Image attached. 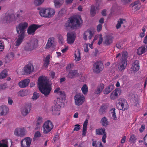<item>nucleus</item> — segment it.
Segmentation results:
<instances>
[{"mask_svg": "<svg viewBox=\"0 0 147 147\" xmlns=\"http://www.w3.org/2000/svg\"><path fill=\"white\" fill-rule=\"evenodd\" d=\"M74 60L76 61H78L81 60V53L79 49H77L75 51L74 53Z\"/></svg>", "mask_w": 147, "mask_h": 147, "instance_id": "nucleus-29", "label": "nucleus"}, {"mask_svg": "<svg viewBox=\"0 0 147 147\" xmlns=\"http://www.w3.org/2000/svg\"><path fill=\"white\" fill-rule=\"evenodd\" d=\"M127 52H123L122 55L121 60L127 61Z\"/></svg>", "mask_w": 147, "mask_h": 147, "instance_id": "nucleus-51", "label": "nucleus"}, {"mask_svg": "<svg viewBox=\"0 0 147 147\" xmlns=\"http://www.w3.org/2000/svg\"><path fill=\"white\" fill-rule=\"evenodd\" d=\"M75 105L79 106L82 105L85 101V97L81 93L76 94L74 97Z\"/></svg>", "mask_w": 147, "mask_h": 147, "instance_id": "nucleus-7", "label": "nucleus"}, {"mask_svg": "<svg viewBox=\"0 0 147 147\" xmlns=\"http://www.w3.org/2000/svg\"><path fill=\"white\" fill-rule=\"evenodd\" d=\"M41 136V134L40 132L39 131H37L34 134V137L33 139L34 140L37 138H39Z\"/></svg>", "mask_w": 147, "mask_h": 147, "instance_id": "nucleus-58", "label": "nucleus"}, {"mask_svg": "<svg viewBox=\"0 0 147 147\" xmlns=\"http://www.w3.org/2000/svg\"><path fill=\"white\" fill-rule=\"evenodd\" d=\"M53 127V125L52 122L50 120L46 121L42 126L43 132L47 134L50 132Z\"/></svg>", "mask_w": 147, "mask_h": 147, "instance_id": "nucleus-5", "label": "nucleus"}, {"mask_svg": "<svg viewBox=\"0 0 147 147\" xmlns=\"http://www.w3.org/2000/svg\"><path fill=\"white\" fill-rule=\"evenodd\" d=\"M7 71L5 70H4L0 73V79H3L6 77L7 76Z\"/></svg>", "mask_w": 147, "mask_h": 147, "instance_id": "nucleus-46", "label": "nucleus"}, {"mask_svg": "<svg viewBox=\"0 0 147 147\" xmlns=\"http://www.w3.org/2000/svg\"><path fill=\"white\" fill-rule=\"evenodd\" d=\"M39 89L45 96L49 95L51 90L49 80L47 77L40 76L38 80Z\"/></svg>", "mask_w": 147, "mask_h": 147, "instance_id": "nucleus-1", "label": "nucleus"}, {"mask_svg": "<svg viewBox=\"0 0 147 147\" xmlns=\"http://www.w3.org/2000/svg\"><path fill=\"white\" fill-rule=\"evenodd\" d=\"M14 20L15 17L14 14H8L4 18L3 21L5 22L9 23Z\"/></svg>", "mask_w": 147, "mask_h": 147, "instance_id": "nucleus-16", "label": "nucleus"}, {"mask_svg": "<svg viewBox=\"0 0 147 147\" xmlns=\"http://www.w3.org/2000/svg\"><path fill=\"white\" fill-rule=\"evenodd\" d=\"M93 36V34L92 32L90 30H87L84 32L83 38L85 40H87V36L89 39H91Z\"/></svg>", "mask_w": 147, "mask_h": 147, "instance_id": "nucleus-20", "label": "nucleus"}, {"mask_svg": "<svg viewBox=\"0 0 147 147\" xmlns=\"http://www.w3.org/2000/svg\"><path fill=\"white\" fill-rule=\"evenodd\" d=\"M98 7H95L94 5H92L90 9V14L92 16H95L97 11L99 10Z\"/></svg>", "mask_w": 147, "mask_h": 147, "instance_id": "nucleus-32", "label": "nucleus"}, {"mask_svg": "<svg viewBox=\"0 0 147 147\" xmlns=\"http://www.w3.org/2000/svg\"><path fill=\"white\" fill-rule=\"evenodd\" d=\"M107 108V107L105 105L101 106L99 110V113L101 115L104 113L106 112Z\"/></svg>", "mask_w": 147, "mask_h": 147, "instance_id": "nucleus-45", "label": "nucleus"}, {"mask_svg": "<svg viewBox=\"0 0 147 147\" xmlns=\"http://www.w3.org/2000/svg\"><path fill=\"white\" fill-rule=\"evenodd\" d=\"M102 26L101 24H99L97 27V31L98 32H100L102 29Z\"/></svg>", "mask_w": 147, "mask_h": 147, "instance_id": "nucleus-61", "label": "nucleus"}, {"mask_svg": "<svg viewBox=\"0 0 147 147\" xmlns=\"http://www.w3.org/2000/svg\"><path fill=\"white\" fill-rule=\"evenodd\" d=\"M59 139V134H57L56 135H55L54 136L53 139V141H52V142H55L56 141L58 140Z\"/></svg>", "mask_w": 147, "mask_h": 147, "instance_id": "nucleus-60", "label": "nucleus"}, {"mask_svg": "<svg viewBox=\"0 0 147 147\" xmlns=\"http://www.w3.org/2000/svg\"><path fill=\"white\" fill-rule=\"evenodd\" d=\"M144 144L147 147V134H146L143 138Z\"/></svg>", "mask_w": 147, "mask_h": 147, "instance_id": "nucleus-63", "label": "nucleus"}, {"mask_svg": "<svg viewBox=\"0 0 147 147\" xmlns=\"http://www.w3.org/2000/svg\"><path fill=\"white\" fill-rule=\"evenodd\" d=\"M115 88L114 85H109L108 86L105 88L103 91V93L104 94H107L110 93L112 90H113Z\"/></svg>", "mask_w": 147, "mask_h": 147, "instance_id": "nucleus-28", "label": "nucleus"}, {"mask_svg": "<svg viewBox=\"0 0 147 147\" xmlns=\"http://www.w3.org/2000/svg\"><path fill=\"white\" fill-rule=\"evenodd\" d=\"M123 19H120L118 21L116 25V27L117 29H118L121 27V24H122L123 23Z\"/></svg>", "mask_w": 147, "mask_h": 147, "instance_id": "nucleus-47", "label": "nucleus"}, {"mask_svg": "<svg viewBox=\"0 0 147 147\" xmlns=\"http://www.w3.org/2000/svg\"><path fill=\"white\" fill-rule=\"evenodd\" d=\"M60 107L57 105H54L52 107V111L53 114L57 115H58L60 114Z\"/></svg>", "mask_w": 147, "mask_h": 147, "instance_id": "nucleus-25", "label": "nucleus"}, {"mask_svg": "<svg viewBox=\"0 0 147 147\" xmlns=\"http://www.w3.org/2000/svg\"><path fill=\"white\" fill-rule=\"evenodd\" d=\"M18 95L19 96L23 97L24 96H25V92L20 90L18 92Z\"/></svg>", "mask_w": 147, "mask_h": 147, "instance_id": "nucleus-59", "label": "nucleus"}, {"mask_svg": "<svg viewBox=\"0 0 147 147\" xmlns=\"http://www.w3.org/2000/svg\"><path fill=\"white\" fill-rule=\"evenodd\" d=\"M100 122L103 126H107L109 123L107 119L105 117H104L101 119Z\"/></svg>", "mask_w": 147, "mask_h": 147, "instance_id": "nucleus-38", "label": "nucleus"}, {"mask_svg": "<svg viewBox=\"0 0 147 147\" xmlns=\"http://www.w3.org/2000/svg\"><path fill=\"white\" fill-rule=\"evenodd\" d=\"M142 30L143 32L140 33L139 35L140 37L141 38L143 37L145 35V32L146 31L145 28L143 27Z\"/></svg>", "mask_w": 147, "mask_h": 147, "instance_id": "nucleus-57", "label": "nucleus"}, {"mask_svg": "<svg viewBox=\"0 0 147 147\" xmlns=\"http://www.w3.org/2000/svg\"><path fill=\"white\" fill-rule=\"evenodd\" d=\"M127 64V61L121 60L118 66L119 71H123L125 69Z\"/></svg>", "mask_w": 147, "mask_h": 147, "instance_id": "nucleus-17", "label": "nucleus"}, {"mask_svg": "<svg viewBox=\"0 0 147 147\" xmlns=\"http://www.w3.org/2000/svg\"><path fill=\"white\" fill-rule=\"evenodd\" d=\"M113 40L112 37L110 36H106L104 41V43L107 45H110L112 42Z\"/></svg>", "mask_w": 147, "mask_h": 147, "instance_id": "nucleus-36", "label": "nucleus"}, {"mask_svg": "<svg viewBox=\"0 0 147 147\" xmlns=\"http://www.w3.org/2000/svg\"><path fill=\"white\" fill-rule=\"evenodd\" d=\"M65 97H59L57 98V99L55 105H57L60 107H61L62 106H63L64 104L63 102V100L65 99Z\"/></svg>", "mask_w": 147, "mask_h": 147, "instance_id": "nucleus-27", "label": "nucleus"}, {"mask_svg": "<svg viewBox=\"0 0 147 147\" xmlns=\"http://www.w3.org/2000/svg\"><path fill=\"white\" fill-rule=\"evenodd\" d=\"M50 56L49 55L47 56L44 61V65L46 67H47L49 65L50 62Z\"/></svg>", "mask_w": 147, "mask_h": 147, "instance_id": "nucleus-43", "label": "nucleus"}, {"mask_svg": "<svg viewBox=\"0 0 147 147\" xmlns=\"http://www.w3.org/2000/svg\"><path fill=\"white\" fill-rule=\"evenodd\" d=\"M46 10V8H43L41 9L39 12L40 15L42 17L45 18V13Z\"/></svg>", "mask_w": 147, "mask_h": 147, "instance_id": "nucleus-50", "label": "nucleus"}, {"mask_svg": "<svg viewBox=\"0 0 147 147\" xmlns=\"http://www.w3.org/2000/svg\"><path fill=\"white\" fill-rule=\"evenodd\" d=\"M8 102L9 105H11L13 102L11 98L10 97H8Z\"/></svg>", "mask_w": 147, "mask_h": 147, "instance_id": "nucleus-62", "label": "nucleus"}, {"mask_svg": "<svg viewBox=\"0 0 147 147\" xmlns=\"http://www.w3.org/2000/svg\"><path fill=\"white\" fill-rule=\"evenodd\" d=\"M103 64L100 61L95 62L93 65L92 68L93 72L95 74H99L103 70Z\"/></svg>", "mask_w": 147, "mask_h": 147, "instance_id": "nucleus-6", "label": "nucleus"}, {"mask_svg": "<svg viewBox=\"0 0 147 147\" xmlns=\"http://www.w3.org/2000/svg\"><path fill=\"white\" fill-rule=\"evenodd\" d=\"M104 86L105 85L103 83H100L99 84L94 91V94L97 95H100L103 90Z\"/></svg>", "mask_w": 147, "mask_h": 147, "instance_id": "nucleus-24", "label": "nucleus"}, {"mask_svg": "<svg viewBox=\"0 0 147 147\" xmlns=\"http://www.w3.org/2000/svg\"><path fill=\"white\" fill-rule=\"evenodd\" d=\"M57 36L58 39L59 43L61 44L62 43L63 39L61 35L60 34H58L57 35Z\"/></svg>", "mask_w": 147, "mask_h": 147, "instance_id": "nucleus-54", "label": "nucleus"}, {"mask_svg": "<svg viewBox=\"0 0 147 147\" xmlns=\"http://www.w3.org/2000/svg\"><path fill=\"white\" fill-rule=\"evenodd\" d=\"M136 140L137 138L136 136L134 134H132L130 136L129 141L131 143H134L136 142Z\"/></svg>", "mask_w": 147, "mask_h": 147, "instance_id": "nucleus-44", "label": "nucleus"}, {"mask_svg": "<svg viewBox=\"0 0 147 147\" xmlns=\"http://www.w3.org/2000/svg\"><path fill=\"white\" fill-rule=\"evenodd\" d=\"M25 131L24 128H17L15 130L14 134L18 136H23L25 134Z\"/></svg>", "mask_w": 147, "mask_h": 147, "instance_id": "nucleus-15", "label": "nucleus"}, {"mask_svg": "<svg viewBox=\"0 0 147 147\" xmlns=\"http://www.w3.org/2000/svg\"><path fill=\"white\" fill-rule=\"evenodd\" d=\"M96 134L98 135H103L104 134H106L105 129L104 128L97 129L96 130Z\"/></svg>", "mask_w": 147, "mask_h": 147, "instance_id": "nucleus-35", "label": "nucleus"}, {"mask_svg": "<svg viewBox=\"0 0 147 147\" xmlns=\"http://www.w3.org/2000/svg\"><path fill=\"white\" fill-rule=\"evenodd\" d=\"M55 38L53 37L49 38L47 42L46 45L47 48H49L53 46L54 43Z\"/></svg>", "mask_w": 147, "mask_h": 147, "instance_id": "nucleus-33", "label": "nucleus"}, {"mask_svg": "<svg viewBox=\"0 0 147 147\" xmlns=\"http://www.w3.org/2000/svg\"><path fill=\"white\" fill-rule=\"evenodd\" d=\"M133 103L132 105L134 106H137L139 105V100L137 98L134 97L133 99Z\"/></svg>", "mask_w": 147, "mask_h": 147, "instance_id": "nucleus-49", "label": "nucleus"}, {"mask_svg": "<svg viewBox=\"0 0 147 147\" xmlns=\"http://www.w3.org/2000/svg\"><path fill=\"white\" fill-rule=\"evenodd\" d=\"M147 51V45H143L137 50V53L138 55H141Z\"/></svg>", "mask_w": 147, "mask_h": 147, "instance_id": "nucleus-21", "label": "nucleus"}, {"mask_svg": "<svg viewBox=\"0 0 147 147\" xmlns=\"http://www.w3.org/2000/svg\"><path fill=\"white\" fill-rule=\"evenodd\" d=\"M81 89L82 93L84 94H87L88 88L87 85L86 84L83 85Z\"/></svg>", "mask_w": 147, "mask_h": 147, "instance_id": "nucleus-42", "label": "nucleus"}, {"mask_svg": "<svg viewBox=\"0 0 147 147\" xmlns=\"http://www.w3.org/2000/svg\"><path fill=\"white\" fill-rule=\"evenodd\" d=\"M80 125L78 124H76L75 126V127L74 128V131H78L80 129Z\"/></svg>", "mask_w": 147, "mask_h": 147, "instance_id": "nucleus-64", "label": "nucleus"}, {"mask_svg": "<svg viewBox=\"0 0 147 147\" xmlns=\"http://www.w3.org/2000/svg\"><path fill=\"white\" fill-rule=\"evenodd\" d=\"M34 70V67L32 64L29 63L24 67V72L26 74H30Z\"/></svg>", "mask_w": 147, "mask_h": 147, "instance_id": "nucleus-11", "label": "nucleus"}, {"mask_svg": "<svg viewBox=\"0 0 147 147\" xmlns=\"http://www.w3.org/2000/svg\"><path fill=\"white\" fill-rule=\"evenodd\" d=\"M25 35L22 34H18L17 38H16L15 42V46L16 47H18L23 42L25 38Z\"/></svg>", "mask_w": 147, "mask_h": 147, "instance_id": "nucleus-14", "label": "nucleus"}, {"mask_svg": "<svg viewBox=\"0 0 147 147\" xmlns=\"http://www.w3.org/2000/svg\"><path fill=\"white\" fill-rule=\"evenodd\" d=\"M67 42L69 44L73 43L75 40L76 36L74 34L71 32L67 33Z\"/></svg>", "mask_w": 147, "mask_h": 147, "instance_id": "nucleus-12", "label": "nucleus"}, {"mask_svg": "<svg viewBox=\"0 0 147 147\" xmlns=\"http://www.w3.org/2000/svg\"><path fill=\"white\" fill-rule=\"evenodd\" d=\"M77 72V70H71L67 75V77L69 78H72L76 76Z\"/></svg>", "mask_w": 147, "mask_h": 147, "instance_id": "nucleus-37", "label": "nucleus"}, {"mask_svg": "<svg viewBox=\"0 0 147 147\" xmlns=\"http://www.w3.org/2000/svg\"><path fill=\"white\" fill-rule=\"evenodd\" d=\"M39 93L36 92L34 93L33 96L32 97V99L33 100H36L39 97Z\"/></svg>", "mask_w": 147, "mask_h": 147, "instance_id": "nucleus-56", "label": "nucleus"}, {"mask_svg": "<svg viewBox=\"0 0 147 147\" xmlns=\"http://www.w3.org/2000/svg\"><path fill=\"white\" fill-rule=\"evenodd\" d=\"M88 123V120L87 119H86L84 121V123L83 125V130L82 136H84L86 135L87 128V125Z\"/></svg>", "mask_w": 147, "mask_h": 147, "instance_id": "nucleus-34", "label": "nucleus"}, {"mask_svg": "<svg viewBox=\"0 0 147 147\" xmlns=\"http://www.w3.org/2000/svg\"><path fill=\"white\" fill-rule=\"evenodd\" d=\"M119 91L118 89H115L110 94V98L112 100L116 99L118 96V92Z\"/></svg>", "mask_w": 147, "mask_h": 147, "instance_id": "nucleus-31", "label": "nucleus"}, {"mask_svg": "<svg viewBox=\"0 0 147 147\" xmlns=\"http://www.w3.org/2000/svg\"><path fill=\"white\" fill-rule=\"evenodd\" d=\"M45 0H35L34 3L37 6L41 5L44 2Z\"/></svg>", "mask_w": 147, "mask_h": 147, "instance_id": "nucleus-52", "label": "nucleus"}, {"mask_svg": "<svg viewBox=\"0 0 147 147\" xmlns=\"http://www.w3.org/2000/svg\"><path fill=\"white\" fill-rule=\"evenodd\" d=\"M82 21L80 16L78 18L71 17L69 18L65 26L67 27H69L71 29H76L80 26Z\"/></svg>", "mask_w": 147, "mask_h": 147, "instance_id": "nucleus-2", "label": "nucleus"}, {"mask_svg": "<svg viewBox=\"0 0 147 147\" xmlns=\"http://www.w3.org/2000/svg\"><path fill=\"white\" fill-rule=\"evenodd\" d=\"M118 7L116 4H114L111 9V11L113 12L115 11H117L118 10Z\"/></svg>", "mask_w": 147, "mask_h": 147, "instance_id": "nucleus-53", "label": "nucleus"}, {"mask_svg": "<svg viewBox=\"0 0 147 147\" xmlns=\"http://www.w3.org/2000/svg\"><path fill=\"white\" fill-rule=\"evenodd\" d=\"M118 104L120 107L119 109L123 111H125L128 109L129 105L126 100L123 98H121L119 99Z\"/></svg>", "mask_w": 147, "mask_h": 147, "instance_id": "nucleus-8", "label": "nucleus"}, {"mask_svg": "<svg viewBox=\"0 0 147 147\" xmlns=\"http://www.w3.org/2000/svg\"><path fill=\"white\" fill-rule=\"evenodd\" d=\"M40 27V26L36 24H32L28 27L27 33L28 34L34 35L36 30Z\"/></svg>", "mask_w": 147, "mask_h": 147, "instance_id": "nucleus-9", "label": "nucleus"}, {"mask_svg": "<svg viewBox=\"0 0 147 147\" xmlns=\"http://www.w3.org/2000/svg\"><path fill=\"white\" fill-rule=\"evenodd\" d=\"M32 139L30 137H26L22 140L21 142L22 147H30Z\"/></svg>", "mask_w": 147, "mask_h": 147, "instance_id": "nucleus-10", "label": "nucleus"}, {"mask_svg": "<svg viewBox=\"0 0 147 147\" xmlns=\"http://www.w3.org/2000/svg\"><path fill=\"white\" fill-rule=\"evenodd\" d=\"M14 55L12 52H10L8 54L6 57V60H7L9 61L12 60L14 57Z\"/></svg>", "mask_w": 147, "mask_h": 147, "instance_id": "nucleus-41", "label": "nucleus"}, {"mask_svg": "<svg viewBox=\"0 0 147 147\" xmlns=\"http://www.w3.org/2000/svg\"><path fill=\"white\" fill-rule=\"evenodd\" d=\"M140 3L139 0H137L136 1H135L134 3H132L130 5V6L132 7H134L136 5H140Z\"/></svg>", "mask_w": 147, "mask_h": 147, "instance_id": "nucleus-55", "label": "nucleus"}, {"mask_svg": "<svg viewBox=\"0 0 147 147\" xmlns=\"http://www.w3.org/2000/svg\"><path fill=\"white\" fill-rule=\"evenodd\" d=\"M115 110V108H113L112 109L110 110V112L112 114L113 119L115 120H116L117 119V118L116 115Z\"/></svg>", "mask_w": 147, "mask_h": 147, "instance_id": "nucleus-48", "label": "nucleus"}, {"mask_svg": "<svg viewBox=\"0 0 147 147\" xmlns=\"http://www.w3.org/2000/svg\"><path fill=\"white\" fill-rule=\"evenodd\" d=\"M45 13V18H50L55 14V11L53 9L50 8H46Z\"/></svg>", "mask_w": 147, "mask_h": 147, "instance_id": "nucleus-13", "label": "nucleus"}, {"mask_svg": "<svg viewBox=\"0 0 147 147\" xmlns=\"http://www.w3.org/2000/svg\"><path fill=\"white\" fill-rule=\"evenodd\" d=\"M36 127L34 128L35 130H37L39 128L43 121V119L42 117H38L36 118Z\"/></svg>", "mask_w": 147, "mask_h": 147, "instance_id": "nucleus-23", "label": "nucleus"}, {"mask_svg": "<svg viewBox=\"0 0 147 147\" xmlns=\"http://www.w3.org/2000/svg\"><path fill=\"white\" fill-rule=\"evenodd\" d=\"M31 109V105L30 104L26 105L25 108L22 110V114L24 116H26L30 112Z\"/></svg>", "mask_w": 147, "mask_h": 147, "instance_id": "nucleus-19", "label": "nucleus"}, {"mask_svg": "<svg viewBox=\"0 0 147 147\" xmlns=\"http://www.w3.org/2000/svg\"><path fill=\"white\" fill-rule=\"evenodd\" d=\"M38 41L37 39L32 40L25 46L24 50L26 51H30L36 48L38 45Z\"/></svg>", "mask_w": 147, "mask_h": 147, "instance_id": "nucleus-3", "label": "nucleus"}, {"mask_svg": "<svg viewBox=\"0 0 147 147\" xmlns=\"http://www.w3.org/2000/svg\"><path fill=\"white\" fill-rule=\"evenodd\" d=\"M9 108L6 106L2 105L0 106V115L5 116L8 113Z\"/></svg>", "mask_w": 147, "mask_h": 147, "instance_id": "nucleus-18", "label": "nucleus"}, {"mask_svg": "<svg viewBox=\"0 0 147 147\" xmlns=\"http://www.w3.org/2000/svg\"><path fill=\"white\" fill-rule=\"evenodd\" d=\"M28 23L26 22H22L16 26L17 33L18 34L25 35V30L28 27Z\"/></svg>", "mask_w": 147, "mask_h": 147, "instance_id": "nucleus-4", "label": "nucleus"}, {"mask_svg": "<svg viewBox=\"0 0 147 147\" xmlns=\"http://www.w3.org/2000/svg\"><path fill=\"white\" fill-rule=\"evenodd\" d=\"M63 0H54V3L55 7L56 8L59 7L63 3Z\"/></svg>", "mask_w": 147, "mask_h": 147, "instance_id": "nucleus-40", "label": "nucleus"}, {"mask_svg": "<svg viewBox=\"0 0 147 147\" xmlns=\"http://www.w3.org/2000/svg\"><path fill=\"white\" fill-rule=\"evenodd\" d=\"M8 142L7 139L2 140L0 142V147H8Z\"/></svg>", "mask_w": 147, "mask_h": 147, "instance_id": "nucleus-39", "label": "nucleus"}, {"mask_svg": "<svg viewBox=\"0 0 147 147\" xmlns=\"http://www.w3.org/2000/svg\"><path fill=\"white\" fill-rule=\"evenodd\" d=\"M60 89L59 88H57L54 91L55 93H56L57 95L59 96V97H65V93L63 91L60 90Z\"/></svg>", "mask_w": 147, "mask_h": 147, "instance_id": "nucleus-30", "label": "nucleus"}, {"mask_svg": "<svg viewBox=\"0 0 147 147\" xmlns=\"http://www.w3.org/2000/svg\"><path fill=\"white\" fill-rule=\"evenodd\" d=\"M30 82L29 79H27L20 81L18 84L19 86L21 88H24L28 86Z\"/></svg>", "mask_w": 147, "mask_h": 147, "instance_id": "nucleus-22", "label": "nucleus"}, {"mask_svg": "<svg viewBox=\"0 0 147 147\" xmlns=\"http://www.w3.org/2000/svg\"><path fill=\"white\" fill-rule=\"evenodd\" d=\"M132 70L134 71H138L140 68L139 62L138 60L135 61L131 67Z\"/></svg>", "mask_w": 147, "mask_h": 147, "instance_id": "nucleus-26", "label": "nucleus"}]
</instances>
